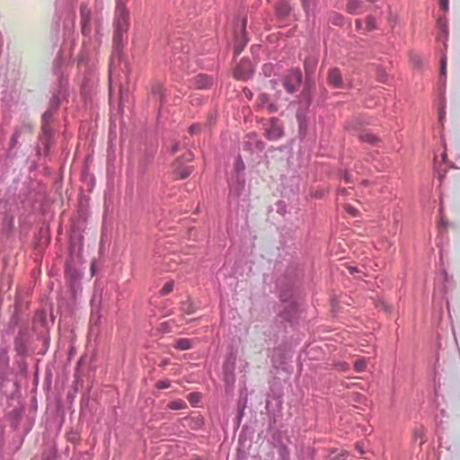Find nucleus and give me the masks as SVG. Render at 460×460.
Segmentation results:
<instances>
[{
    "label": "nucleus",
    "mask_w": 460,
    "mask_h": 460,
    "mask_svg": "<svg viewBox=\"0 0 460 460\" xmlns=\"http://www.w3.org/2000/svg\"><path fill=\"white\" fill-rule=\"evenodd\" d=\"M347 129H358V123L357 122H349L348 125H347Z\"/></svg>",
    "instance_id": "e433bc0d"
},
{
    "label": "nucleus",
    "mask_w": 460,
    "mask_h": 460,
    "mask_svg": "<svg viewBox=\"0 0 460 460\" xmlns=\"http://www.w3.org/2000/svg\"><path fill=\"white\" fill-rule=\"evenodd\" d=\"M323 348L322 346H318V350H323Z\"/></svg>",
    "instance_id": "6e6d98bb"
},
{
    "label": "nucleus",
    "mask_w": 460,
    "mask_h": 460,
    "mask_svg": "<svg viewBox=\"0 0 460 460\" xmlns=\"http://www.w3.org/2000/svg\"><path fill=\"white\" fill-rule=\"evenodd\" d=\"M302 2H303L305 8H307L308 4H309V0H302Z\"/></svg>",
    "instance_id": "37998d69"
},
{
    "label": "nucleus",
    "mask_w": 460,
    "mask_h": 460,
    "mask_svg": "<svg viewBox=\"0 0 460 460\" xmlns=\"http://www.w3.org/2000/svg\"><path fill=\"white\" fill-rule=\"evenodd\" d=\"M346 193V190L344 188L339 190V194L344 195Z\"/></svg>",
    "instance_id": "49530a36"
},
{
    "label": "nucleus",
    "mask_w": 460,
    "mask_h": 460,
    "mask_svg": "<svg viewBox=\"0 0 460 460\" xmlns=\"http://www.w3.org/2000/svg\"><path fill=\"white\" fill-rule=\"evenodd\" d=\"M243 93H244V95H245L249 100H251V99H252V92H251V90H250V89H248V88H244V89H243Z\"/></svg>",
    "instance_id": "58836bf2"
},
{
    "label": "nucleus",
    "mask_w": 460,
    "mask_h": 460,
    "mask_svg": "<svg viewBox=\"0 0 460 460\" xmlns=\"http://www.w3.org/2000/svg\"><path fill=\"white\" fill-rule=\"evenodd\" d=\"M166 364H168V361H167V360H164V361H163V365L164 366V365H166Z\"/></svg>",
    "instance_id": "5fc2aeb1"
},
{
    "label": "nucleus",
    "mask_w": 460,
    "mask_h": 460,
    "mask_svg": "<svg viewBox=\"0 0 460 460\" xmlns=\"http://www.w3.org/2000/svg\"><path fill=\"white\" fill-rule=\"evenodd\" d=\"M347 269H348L349 274H354L356 272H359L358 267H356V266H349Z\"/></svg>",
    "instance_id": "4c0bfd02"
},
{
    "label": "nucleus",
    "mask_w": 460,
    "mask_h": 460,
    "mask_svg": "<svg viewBox=\"0 0 460 460\" xmlns=\"http://www.w3.org/2000/svg\"><path fill=\"white\" fill-rule=\"evenodd\" d=\"M244 27H245V21L243 22V28H242V31H243V33H244V31H245V28H244Z\"/></svg>",
    "instance_id": "8fccbe9b"
},
{
    "label": "nucleus",
    "mask_w": 460,
    "mask_h": 460,
    "mask_svg": "<svg viewBox=\"0 0 460 460\" xmlns=\"http://www.w3.org/2000/svg\"><path fill=\"white\" fill-rule=\"evenodd\" d=\"M368 358H359L354 361L353 367L356 372L361 373L366 370Z\"/></svg>",
    "instance_id": "2eb2a0df"
},
{
    "label": "nucleus",
    "mask_w": 460,
    "mask_h": 460,
    "mask_svg": "<svg viewBox=\"0 0 460 460\" xmlns=\"http://www.w3.org/2000/svg\"><path fill=\"white\" fill-rule=\"evenodd\" d=\"M376 76L379 82L387 83L388 81V74L385 72V68L382 66H378L376 68Z\"/></svg>",
    "instance_id": "a211bd4d"
},
{
    "label": "nucleus",
    "mask_w": 460,
    "mask_h": 460,
    "mask_svg": "<svg viewBox=\"0 0 460 460\" xmlns=\"http://www.w3.org/2000/svg\"><path fill=\"white\" fill-rule=\"evenodd\" d=\"M422 436H423V433H422L421 429L416 427L412 432L413 439L416 441L419 438H422Z\"/></svg>",
    "instance_id": "2f4dec72"
},
{
    "label": "nucleus",
    "mask_w": 460,
    "mask_h": 460,
    "mask_svg": "<svg viewBox=\"0 0 460 460\" xmlns=\"http://www.w3.org/2000/svg\"><path fill=\"white\" fill-rule=\"evenodd\" d=\"M356 384L354 383H345L344 385L347 387V388H350L351 386L355 385Z\"/></svg>",
    "instance_id": "c03bdc74"
},
{
    "label": "nucleus",
    "mask_w": 460,
    "mask_h": 460,
    "mask_svg": "<svg viewBox=\"0 0 460 460\" xmlns=\"http://www.w3.org/2000/svg\"><path fill=\"white\" fill-rule=\"evenodd\" d=\"M257 106L258 108L265 109L270 112H275L277 111V106L270 102L269 95L266 93H261L258 96Z\"/></svg>",
    "instance_id": "6e6552de"
},
{
    "label": "nucleus",
    "mask_w": 460,
    "mask_h": 460,
    "mask_svg": "<svg viewBox=\"0 0 460 460\" xmlns=\"http://www.w3.org/2000/svg\"><path fill=\"white\" fill-rule=\"evenodd\" d=\"M245 44H246V40H244V42L242 45L234 46V52L236 55L239 54L243 50Z\"/></svg>",
    "instance_id": "72a5a7b5"
},
{
    "label": "nucleus",
    "mask_w": 460,
    "mask_h": 460,
    "mask_svg": "<svg viewBox=\"0 0 460 460\" xmlns=\"http://www.w3.org/2000/svg\"><path fill=\"white\" fill-rule=\"evenodd\" d=\"M349 455L346 450L335 448L330 451L327 457L329 460H347Z\"/></svg>",
    "instance_id": "f8f14e48"
},
{
    "label": "nucleus",
    "mask_w": 460,
    "mask_h": 460,
    "mask_svg": "<svg viewBox=\"0 0 460 460\" xmlns=\"http://www.w3.org/2000/svg\"><path fill=\"white\" fill-rule=\"evenodd\" d=\"M198 80L200 81V84H199V87H207L208 85H209L211 84V80L210 78L205 76V75H198Z\"/></svg>",
    "instance_id": "a878e982"
},
{
    "label": "nucleus",
    "mask_w": 460,
    "mask_h": 460,
    "mask_svg": "<svg viewBox=\"0 0 460 460\" xmlns=\"http://www.w3.org/2000/svg\"><path fill=\"white\" fill-rule=\"evenodd\" d=\"M442 159H443V161H445V162H446V159H447V154H446V153H444V154L442 155Z\"/></svg>",
    "instance_id": "09e8293b"
},
{
    "label": "nucleus",
    "mask_w": 460,
    "mask_h": 460,
    "mask_svg": "<svg viewBox=\"0 0 460 460\" xmlns=\"http://www.w3.org/2000/svg\"><path fill=\"white\" fill-rule=\"evenodd\" d=\"M438 27L441 31V33L445 39V40L448 38V26L447 21L445 17H439L437 21Z\"/></svg>",
    "instance_id": "4468645a"
},
{
    "label": "nucleus",
    "mask_w": 460,
    "mask_h": 460,
    "mask_svg": "<svg viewBox=\"0 0 460 460\" xmlns=\"http://www.w3.org/2000/svg\"><path fill=\"white\" fill-rule=\"evenodd\" d=\"M449 166L451 168H455V169H460V160L458 161V164H454L452 162L448 163Z\"/></svg>",
    "instance_id": "ea45409f"
},
{
    "label": "nucleus",
    "mask_w": 460,
    "mask_h": 460,
    "mask_svg": "<svg viewBox=\"0 0 460 460\" xmlns=\"http://www.w3.org/2000/svg\"><path fill=\"white\" fill-rule=\"evenodd\" d=\"M116 29L118 33H122L128 29V13L125 8L117 9Z\"/></svg>",
    "instance_id": "423d86ee"
},
{
    "label": "nucleus",
    "mask_w": 460,
    "mask_h": 460,
    "mask_svg": "<svg viewBox=\"0 0 460 460\" xmlns=\"http://www.w3.org/2000/svg\"><path fill=\"white\" fill-rule=\"evenodd\" d=\"M355 25H356L357 31H361L363 29V22L360 19H357L355 21Z\"/></svg>",
    "instance_id": "c9c22d12"
},
{
    "label": "nucleus",
    "mask_w": 460,
    "mask_h": 460,
    "mask_svg": "<svg viewBox=\"0 0 460 460\" xmlns=\"http://www.w3.org/2000/svg\"><path fill=\"white\" fill-rule=\"evenodd\" d=\"M254 71V66L249 59H241L239 64L234 67L233 75L237 80L249 79Z\"/></svg>",
    "instance_id": "f257e3e1"
},
{
    "label": "nucleus",
    "mask_w": 460,
    "mask_h": 460,
    "mask_svg": "<svg viewBox=\"0 0 460 460\" xmlns=\"http://www.w3.org/2000/svg\"><path fill=\"white\" fill-rule=\"evenodd\" d=\"M194 460H202V459H200V458H196V459H194Z\"/></svg>",
    "instance_id": "052dcab7"
},
{
    "label": "nucleus",
    "mask_w": 460,
    "mask_h": 460,
    "mask_svg": "<svg viewBox=\"0 0 460 460\" xmlns=\"http://www.w3.org/2000/svg\"><path fill=\"white\" fill-rule=\"evenodd\" d=\"M368 2H375V0H367ZM365 0H348L347 11L349 13H357L358 11L363 10Z\"/></svg>",
    "instance_id": "1a4fd4ad"
},
{
    "label": "nucleus",
    "mask_w": 460,
    "mask_h": 460,
    "mask_svg": "<svg viewBox=\"0 0 460 460\" xmlns=\"http://www.w3.org/2000/svg\"><path fill=\"white\" fill-rule=\"evenodd\" d=\"M368 183H369V181L367 180L362 181V184L365 186L368 185Z\"/></svg>",
    "instance_id": "de8ad7c7"
},
{
    "label": "nucleus",
    "mask_w": 460,
    "mask_h": 460,
    "mask_svg": "<svg viewBox=\"0 0 460 460\" xmlns=\"http://www.w3.org/2000/svg\"><path fill=\"white\" fill-rule=\"evenodd\" d=\"M343 304H346L347 305H349V302L343 301Z\"/></svg>",
    "instance_id": "bf43d9fd"
},
{
    "label": "nucleus",
    "mask_w": 460,
    "mask_h": 460,
    "mask_svg": "<svg viewBox=\"0 0 460 460\" xmlns=\"http://www.w3.org/2000/svg\"><path fill=\"white\" fill-rule=\"evenodd\" d=\"M439 6L444 12L449 9V0H439Z\"/></svg>",
    "instance_id": "473e14b6"
},
{
    "label": "nucleus",
    "mask_w": 460,
    "mask_h": 460,
    "mask_svg": "<svg viewBox=\"0 0 460 460\" xmlns=\"http://www.w3.org/2000/svg\"><path fill=\"white\" fill-rule=\"evenodd\" d=\"M196 128H197V127H196V126H191V127L190 128V132L191 134H193V133L195 132Z\"/></svg>",
    "instance_id": "a18cd8bd"
},
{
    "label": "nucleus",
    "mask_w": 460,
    "mask_h": 460,
    "mask_svg": "<svg viewBox=\"0 0 460 460\" xmlns=\"http://www.w3.org/2000/svg\"><path fill=\"white\" fill-rule=\"evenodd\" d=\"M356 448H357V450L358 451V453H359L360 455H363V454H364V450H363L362 447H361L359 444H357V445H356Z\"/></svg>",
    "instance_id": "a19ab883"
},
{
    "label": "nucleus",
    "mask_w": 460,
    "mask_h": 460,
    "mask_svg": "<svg viewBox=\"0 0 460 460\" xmlns=\"http://www.w3.org/2000/svg\"><path fill=\"white\" fill-rule=\"evenodd\" d=\"M168 407L171 410H181V409H183L186 407V403L181 400H177V401L171 402L168 404Z\"/></svg>",
    "instance_id": "412c9836"
},
{
    "label": "nucleus",
    "mask_w": 460,
    "mask_h": 460,
    "mask_svg": "<svg viewBox=\"0 0 460 460\" xmlns=\"http://www.w3.org/2000/svg\"><path fill=\"white\" fill-rule=\"evenodd\" d=\"M173 286H174L173 281H169V282L165 283L164 285V287L161 288L160 294L162 296L168 295L169 293H171L172 291Z\"/></svg>",
    "instance_id": "4be33fe9"
},
{
    "label": "nucleus",
    "mask_w": 460,
    "mask_h": 460,
    "mask_svg": "<svg viewBox=\"0 0 460 460\" xmlns=\"http://www.w3.org/2000/svg\"><path fill=\"white\" fill-rule=\"evenodd\" d=\"M410 61L416 69H420L423 66L421 58L415 53L410 54Z\"/></svg>",
    "instance_id": "f3484780"
},
{
    "label": "nucleus",
    "mask_w": 460,
    "mask_h": 460,
    "mask_svg": "<svg viewBox=\"0 0 460 460\" xmlns=\"http://www.w3.org/2000/svg\"><path fill=\"white\" fill-rule=\"evenodd\" d=\"M301 74L298 71H291L284 80V86L288 93L296 92L300 86Z\"/></svg>",
    "instance_id": "20e7f679"
},
{
    "label": "nucleus",
    "mask_w": 460,
    "mask_h": 460,
    "mask_svg": "<svg viewBox=\"0 0 460 460\" xmlns=\"http://www.w3.org/2000/svg\"><path fill=\"white\" fill-rule=\"evenodd\" d=\"M442 286L437 287L436 293L441 294L442 299L446 301L447 307L449 309V301L447 294L455 287V281L452 276H449L446 270L442 271Z\"/></svg>",
    "instance_id": "f03ea898"
},
{
    "label": "nucleus",
    "mask_w": 460,
    "mask_h": 460,
    "mask_svg": "<svg viewBox=\"0 0 460 460\" xmlns=\"http://www.w3.org/2000/svg\"><path fill=\"white\" fill-rule=\"evenodd\" d=\"M345 209H346V211H347L349 215H351V216H353V217H357V216H358V209H357V208H355L354 207H352V206H351V205H349V204H346V206H345Z\"/></svg>",
    "instance_id": "c756f323"
},
{
    "label": "nucleus",
    "mask_w": 460,
    "mask_h": 460,
    "mask_svg": "<svg viewBox=\"0 0 460 460\" xmlns=\"http://www.w3.org/2000/svg\"><path fill=\"white\" fill-rule=\"evenodd\" d=\"M351 460V459H350Z\"/></svg>",
    "instance_id": "680f3d73"
},
{
    "label": "nucleus",
    "mask_w": 460,
    "mask_h": 460,
    "mask_svg": "<svg viewBox=\"0 0 460 460\" xmlns=\"http://www.w3.org/2000/svg\"><path fill=\"white\" fill-rule=\"evenodd\" d=\"M194 396H195V394H190V402H191V398H192V397H194Z\"/></svg>",
    "instance_id": "864d4df0"
},
{
    "label": "nucleus",
    "mask_w": 460,
    "mask_h": 460,
    "mask_svg": "<svg viewBox=\"0 0 460 460\" xmlns=\"http://www.w3.org/2000/svg\"><path fill=\"white\" fill-rule=\"evenodd\" d=\"M343 20H344V17L341 14L335 13L332 17V23L336 26H341Z\"/></svg>",
    "instance_id": "bb28decb"
},
{
    "label": "nucleus",
    "mask_w": 460,
    "mask_h": 460,
    "mask_svg": "<svg viewBox=\"0 0 460 460\" xmlns=\"http://www.w3.org/2000/svg\"><path fill=\"white\" fill-rule=\"evenodd\" d=\"M42 130H43V131H47V127H46V125H43V127H42Z\"/></svg>",
    "instance_id": "603ef678"
},
{
    "label": "nucleus",
    "mask_w": 460,
    "mask_h": 460,
    "mask_svg": "<svg viewBox=\"0 0 460 460\" xmlns=\"http://www.w3.org/2000/svg\"><path fill=\"white\" fill-rule=\"evenodd\" d=\"M174 348L180 350H187L191 348V341L186 338L178 339Z\"/></svg>",
    "instance_id": "dca6fc26"
},
{
    "label": "nucleus",
    "mask_w": 460,
    "mask_h": 460,
    "mask_svg": "<svg viewBox=\"0 0 460 460\" xmlns=\"http://www.w3.org/2000/svg\"><path fill=\"white\" fill-rule=\"evenodd\" d=\"M327 80L330 85L335 88H341L342 77L338 68L334 67L329 70Z\"/></svg>",
    "instance_id": "0eeeda50"
},
{
    "label": "nucleus",
    "mask_w": 460,
    "mask_h": 460,
    "mask_svg": "<svg viewBox=\"0 0 460 460\" xmlns=\"http://www.w3.org/2000/svg\"><path fill=\"white\" fill-rule=\"evenodd\" d=\"M47 117H49V115H48V113L46 112V113L44 114V116H43L44 120L47 119Z\"/></svg>",
    "instance_id": "3c124183"
},
{
    "label": "nucleus",
    "mask_w": 460,
    "mask_h": 460,
    "mask_svg": "<svg viewBox=\"0 0 460 460\" xmlns=\"http://www.w3.org/2000/svg\"><path fill=\"white\" fill-rule=\"evenodd\" d=\"M376 28V19L372 15H368L366 19V31H371Z\"/></svg>",
    "instance_id": "aec40b11"
},
{
    "label": "nucleus",
    "mask_w": 460,
    "mask_h": 460,
    "mask_svg": "<svg viewBox=\"0 0 460 460\" xmlns=\"http://www.w3.org/2000/svg\"><path fill=\"white\" fill-rule=\"evenodd\" d=\"M445 116H446V104H445V100L443 99V100H441L439 107H438V119H439L440 123L443 122Z\"/></svg>",
    "instance_id": "5701e85b"
},
{
    "label": "nucleus",
    "mask_w": 460,
    "mask_h": 460,
    "mask_svg": "<svg viewBox=\"0 0 460 460\" xmlns=\"http://www.w3.org/2000/svg\"><path fill=\"white\" fill-rule=\"evenodd\" d=\"M191 172L192 169L190 166L181 168L178 164H173V173L177 179H185L191 173Z\"/></svg>",
    "instance_id": "9b49d317"
},
{
    "label": "nucleus",
    "mask_w": 460,
    "mask_h": 460,
    "mask_svg": "<svg viewBox=\"0 0 460 460\" xmlns=\"http://www.w3.org/2000/svg\"><path fill=\"white\" fill-rule=\"evenodd\" d=\"M366 400V397L359 393H352L350 401L358 403H362Z\"/></svg>",
    "instance_id": "b1692460"
},
{
    "label": "nucleus",
    "mask_w": 460,
    "mask_h": 460,
    "mask_svg": "<svg viewBox=\"0 0 460 460\" xmlns=\"http://www.w3.org/2000/svg\"><path fill=\"white\" fill-rule=\"evenodd\" d=\"M340 302H341V301L337 300L336 298H332V306H333V307H334V306H339V303H340Z\"/></svg>",
    "instance_id": "79ce46f5"
},
{
    "label": "nucleus",
    "mask_w": 460,
    "mask_h": 460,
    "mask_svg": "<svg viewBox=\"0 0 460 460\" xmlns=\"http://www.w3.org/2000/svg\"><path fill=\"white\" fill-rule=\"evenodd\" d=\"M359 139L360 141L368 143L372 146H377L381 141L379 137L368 132L359 134Z\"/></svg>",
    "instance_id": "ddd939ff"
},
{
    "label": "nucleus",
    "mask_w": 460,
    "mask_h": 460,
    "mask_svg": "<svg viewBox=\"0 0 460 460\" xmlns=\"http://www.w3.org/2000/svg\"><path fill=\"white\" fill-rule=\"evenodd\" d=\"M343 304H346L347 305H349V302L343 301Z\"/></svg>",
    "instance_id": "4d7b16f0"
},
{
    "label": "nucleus",
    "mask_w": 460,
    "mask_h": 460,
    "mask_svg": "<svg viewBox=\"0 0 460 460\" xmlns=\"http://www.w3.org/2000/svg\"><path fill=\"white\" fill-rule=\"evenodd\" d=\"M336 368L339 370V371H342V372H346L347 370L349 369V365L346 362H339L337 365H336Z\"/></svg>",
    "instance_id": "7c9ffc66"
},
{
    "label": "nucleus",
    "mask_w": 460,
    "mask_h": 460,
    "mask_svg": "<svg viewBox=\"0 0 460 460\" xmlns=\"http://www.w3.org/2000/svg\"><path fill=\"white\" fill-rule=\"evenodd\" d=\"M81 20L82 31L83 33H85L91 20V11L85 5L81 6Z\"/></svg>",
    "instance_id": "9d476101"
},
{
    "label": "nucleus",
    "mask_w": 460,
    "mask_h": 460,
    "mask_svg": "<svg viewBox=\"0 0 460 460\" xmlns=\"http://www.w3.org/2000/svg\"><path fill=\"white\" fill-rule=\"evenodd\" d=\"M343 304H346L347 305H349V302L343 301Z\"/></svg>",
    "instance_id": "13d9d810"
},
{
    "label": "nucleus",
    "mask_w": 460,
    "mask_h": 460,
    "mask_svg": "<svg viewBox=\"0 0 460 460\" xmlns=\"http://www.w3.org/2000/svg\"><path fill=\"white\" fill-rule=\"evenodd\" d=\"M283 135L282 125L279 123V119H271L270 126L266 129L265 136L270 140H277L281 137Z\"/></svg>",
    "instance_id": "39448f33"
},
{
    "label": "nucleus",
    "mask_w": 460,
    "mask_h": 460,
    "mask_svg": "<svg viewBox=\"0 0 460 460\" xmlns=\"http://www.w3.org/2000/svg\"><path fill=\"white\" fill-rule=\"evenodd\" d=\"M273 66L271 64H265L262 67L263 73L266 76H270L273 73Z\"/></svg>",
    "instance_id": "c85d7f7f"
},
{
    "label": "nucleus",
    "mask_w": 460,
    "mask_h": 460,
    "mask_svg": "<svg viewBox=\"0 0 460 460\" xmlns=\"http://www.w3.org/2000/svg\"><path fill=\"white\" fill-rule=\"evenodd\" d=\"M170 385H171V383L168 380H160L155 384V387L157 389H166V388H169Z\"/></svg>",
    "instance_id": "cd10ccee"
},
{
    "label": "nucleus",
    "mask_w": 460,
    "mask_h": 460,
    "mask_svg": "<svg viewBox=\"0 0 460 460\" xmlns=\"http://www.w3.org/2000/svg\"><path fill=\"white\" fill-rule=\"evenodd\" d=\"M340 174L341 178H342L347 184L354 183L352 176L347 171H341Z\"/></svg>",
    "instance_id": "393cba45"
},
{
    "label": "nucleus",
    "mask_w": 460,
    "mask_h": 460,
    "mask_svg": "<svg viewBox=\"0 0 460 460\" xmlns=\"http://www.w3.org/2000/svg\"><path fill=\"white\" fill-rule=\"evenodd\" d=\"M439 75L446 80L447 76V57L443 56L440 59Z\"/></svg>",
    "instance_id": "6ab92c4d"
},
{
    "label": "nucleus",
    "mask_w": 460,
    "mask_h": 460,
    "mask_svg": "<svg viewBox=\"0 0 460 460\" xmlns=\"http://www.w3.org/2000/svg\"><path fill=\"white\" fill-rule=\"evenodd\" d=\"M235 171L237 172L236 186L231 185V191H235L236 195L239 196L244 188V178L243 172L245 169V165L242 158L239 156L234 164Z\"/></svg>",
    "instance_id": "7ed1b4c3"
},
{
    "label": "nucleus",
    "mask_w": 460,
    "mask_h": 460,
    "mask_svg": "<svg viewBox=\"0 0 460 460\" xmlns=\"http://www.w3.org/2000/svg\"><path fill=\"white\" fill-rule=\"evenodd\" d=\"M278 212L281 215H284L286 212V206L283 203H279L278 205Z\"/></svg>",
    "instance_id": "f704fd0d"
}]
</instances>
